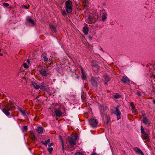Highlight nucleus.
I'll use <instances>...</instances> for the list:
<instances>
[{"mask_svg":"<svg viewBox=\"0 0 155 155\" xmlns=\"http://www.w3.org/2000/svg\"><path fill=\"white\" fill-rule=\"evenodd\" d=\"M15 107L14 104L11 102L7 104L4 108L2 109L3 112L7 116L10 115L9 111L14 110Z\"/></svg>","mask_w":155,"mask_h":155,"instance_id":"1","label":"nucleus"},{"mask_svg":"<svg viewBox=\"0 0 155 155\" xmlns=\"http://www.w3.org/2000/svg\"><path fill=\"white\" fill-rule=\"evenodd\" d=\"M66 10L68 13H71L72 11V2L70 1H66L65 3Z\"/></svg>","mask_w":155,"mask_h":155,"instance_id":"2","label":"nucleus"},{"mask_svg":"<svg viewBox=\"0 0 155 155\" xmlns=\"http://www.w3.org/2000/svg\"><path fill=\"white\" fill-rule=\"evenodd\" d=\"M99 77H92L91 78V81L92 86L95 87L98 86V84L99 82Z\"/></svg>","mask_w":155,"mask_h":155,"instance_id":"3","label":"nucleus"},{"mask_svg":"<svg viewBox=\"0 0 155 155\" xmlns=\"http://www.w3.org/2000/svg\"><path fill=\"white\" fill-rule=\"evenodd\" d=\"M99 108L101 115L104 116L106 114V111L108 109V107L105 104L100 105Z\"/></svg>","mask_w":155,"mask_h":155,"instance_id":"4","label":"nucleus"},{"mask_svg":"<svg viewBox=\"0 0 155 155\" xmlns=\"http://www.w3.org/2000/svg\"><path fill=\"white\" fill-rule=\"evenodd\" d=\"M120 106L117 105L116 107H114V109L112 110V113L117 116V119L118 120L120 118L121 113L119 110Z\"/></svg>","mask_w":155,"mask_h":155,"instance_id":"5","label":"nucleus"},{"mask_svg":"<svg viewBox=\"0 0 155 155\" xmlns=\"http://www.w3.org/2000/svg\"><path fill=\"white\" fill-rule=\"evenodd\" d=\"M54 114L52 115L53 116L55 115L57 117H63V113L61 111L60 108H57L56 107H55L54 109Z\"/></svg>","mask_w":155,"mask_h":155,"instance_id":"6","label":"nucleus"},{"mask_svg":"<svg viewBox=\"0 0 155 155\" xmlns=\"http://www.w3.org/2000/svg\"><path fill=\"white\" fill-rule=\"evenodd\" d=\"M107 13L105 11L102 10L101 11V20L103 22L106 21L107 18Z\"/></svg>","mask_w":155,"mask_h":155,"instance_id":"7","label":"nucleus"},{"mask_svg":"<svg viewBox=\"0 0 155 155\" xmlns=\"http://www.w3.org/2000/svg\"><path fill=\"white\" fill-rule=\"evenodd\" d=\"M89 123L93 127H96L97 125V122L94 119H91L89 120Z\"/></svg>","mask_w":155,"mask_h":155,"instance_id":"8","label":"nucleus"},{"mask_svg":"<svg viewBox=\"0 0 155 155\" xmlns=\"http://www.w3.org/2000/svg\"><path fill=\"white\" fill-rule=\"evenodd\" d=\"M68 141L71 147L74 149H75L76 147H74V146L76 144V141L73 139L72 137L69 138Z\"/></svg>","mask_w":155,"mask_h":155,"instance_id":"9","label":"nucleus"},{"mask_svg":"<svg viewBox=\"0 0 155 155\" xmlns=\"http://www.w3.org/2000/svg\"><path fill=\"white\" fill-rule=\"evenodd\" d=\"M122 82L124 84H127L130 82V80L126 76H123L121 80Z\"/></svg>","mask_w":155,"mask_h":155,"instance_id":"10","label":"nucleus"},{"mask_svg":"<svg viewBox=\"0 0 155 155\" xmlns=\"http://www.w3.org/2000/svg\"><path fill=\"white\" fill-rule=\"evenodd\" d=\"M91 66L92 67H94L97 69H99L100 68L98 65L97 62L95 60H92L91 62Z\"/></svg>","mask_w":155,"mask_h":155,"instance_id":"11","label":"nucleus"},{"mask_svg":"<svg viewBox=\"0 0 155 155\" xmlns=\"http://www.w3.org/2000/svg\"><path fill=\"white\" fill-rule=\"evenodd\" d=\"M103 77L105 81L104 84L107 85V82H109L110 81L111 79L109 75L105 74L103 75Z\"/></svg>","mask_w":155,"mask_h":155,"instance_id":"12","label":"nucleus"},{"mask_svg":"<svg viewBox=\"0 0 155 155\" xmlns=\"http://www.w3.org/2000/svg\"><path fill=\"white\" fill-rule=\"evenodd\" d=\"M26 21L32 25H33L35 24V22H34V21L29 16L27 17L26 19Z\"/></svg>","mask_w":155,"mask_h":155,"instance_id":"13","label":"nucleus"},{"mask_svg":"<svg viewBox=\"0 0 155 155\" xmlns=\"http://www.w3.org/2000/svg\"><path fill=\"white\" fill-rule=\"evenodd\" d=\"M87 21L88 23H94V20L93 18V17L91 15H89L87 17Z\"/></svg>","mask_w":155,"mask_h":155,"instance_id":"14","label":"nucleus"},{"mask_svg":"<svg viewBox=\"0 0 155 155\" xmlns=\"http://www.w3.org/2000/svg\"><path fill=\"white\" fill-rule=\"evenodd\" d=\"M134 150L137 153L140 154L141 155H144L142 151L139 148L135 147L134 148Z\"/></svg>","mask_w":155,"mask_h":155,"instance_id":"15","label":"nucleus"},{"mask_svg":"<svg viewBox=\"0 0 155 155\" xmlns=\"http://www.w3.org/2000/svg\"><path fill=\"white\" fill-rule=\"evenodd\" d=\"M106 122H104V125L105 127H106L108 126V124L110 121V117L108 116L105 117Z\"/></svg>","mask_w":155,"mask_h":155,"instance_id":"16","label":"nucleus"},{"mask_svg":"<svg viewBox=\"0 0 155 155\" xmlns=\"http://www.w3.org/2000/svg\"><path fill=\"white\" fill-rule=\"evenodd\" d=\"M43 128L41 127H38L36 129V131L37 132L40 134H42L43 132Z\"/></svg>","mask_w":155,"mask_h":155,"instance_id":"17","label":"nucleus"},{"mask_svg":"<svg viewBox=\"0 0 155 155\" xmlns=\"http://www.w3.org/2000/svg\"><path fill=\"white\" fill-rule=\"evenodd\" d=\"M49 26L52 31L53 32H56L57 30L56 28V27L53 25L50 24Z\"/></svg>","mask_w":155,"mask_h":155,"instance_id":"18","label":"nucleus"},{"mask_svg":"<svg viewBox=\"0 0 155 155\" xmlns=\"http://www.w3.org/2000/svg\"><path fill=\"white\" fill-rule=\"evenodd\" d=\"M88 27L87 26H85L83 28V31L84 34L87 35L88 32Z\"/></svg>","mask_w":155,"mask_h":155,"instance_id":"19","label":"nucleus"},{"mask_svg":"<svg viewBox=\"0 0 155 155\" xmlns=\"http://www.w3.org/2000/svg\"><path fill=\"white\" fill-rule=\"evenodd\" d=\"M40 86V87L39 88H40V89L43 91H47L48 88L47 87L45 86L43 84H41Z\"/></svg>","mask_w":155,"mask_h":155,"instance_id":"20","label":"nucleus"},{"mask_svg":"<svg viewBox=\"0 0 155 155\" xmlns=\"http://www.w3.org/2000/svg\"><path fill=\"white\" fill-rule=\"evenodd\" d=\"M82 78L83 80H84L86 77V72L83 69H81Z\"/></svg>","mask_w":155,"mask_h":155,"instance_id":"21","label":"nucleus"},{"mask_svg":"<svg viewBox=\"0 0 155 155\" xmlns=\"http://www.w3.org/2000/svg\"><path fill=\"white\" fill-rule=\"evenodd\" d=\"M32 85L36 89H38L40 87V86L38 85L35 82H32Z\"/></svg>","mask_w":155,"mask_h":155,"instance_id":"22","label":"nucleus"},{"mask_svg":"<svg viewBox=\"0 0 155 155\" xmlns=\"http://www.w3.org/2000/svg\"><path fill=\"white\" fill-rule=\"evenodd\" d=\"M41 56L43 57L44 62H47L48 61V59L47 58V54H46L45 53H43Z\"/></svg>","mask_w":155,"mask_h":155,"instance_id":"23","label":"nucleus"},{"mask_svg":"<svg viewBox=\"0 0 155 155\" xmlns=\"http://www.w3.org/2000/svg\"><path fill=\"white\" fill-rule=\"evenodd\" d=\"M30 133V137L31 139L33 140H35L37 139V138L35 137L33 131H31Z\"/></svg>","mask_w":155,"mask_h":155,"instance_id":"24","label":"nucleus"},{"mask_svg":"<svg viewBox=\"0 0 155 155\" xmlns=\"http://www.w3.org/2000/svg\"><path fill=\"white\" fill-rule=\"evenodd\" d=\"M40 73L41 75L44 76H47L48 75L46 71L43 70H41L40 72Z\"/></svg>","mask_w":155,"mask_h":155,"instance_id":"25","label":"nucleus"},{"mask_svg":"<svg viewBox=\"0 0 155 155\" xmlns=\"http://www.w3.org/2000/svg\"><path fill=\"white\" fill-rule=\"evenodd\" d=\"M142 121L143 123H144L145 125L149 123V121L146 117H144Z\"/></svg>","mask_w":155,"mask_h":155,"instance_id":"26","label":"nucleus"},{"mask_svg":"<svg viewBox=\"0 0 155 155\" xmlns=\"http://www.w3.org/2000/svg\"><path fill=\"white\" fill-rule=\"evenodd\" d=\"M149 135L146 134L145 135H144V136L143 137V139L144 140H146L147 141L149 139Z\"/></svg>","mask_w":155,"mask_h":155,"instance_id":"27","label":"nucleus"},{"mask_svg":"<svg viewBox=\"0 0 155 155\" xmlns=\"http://www.w3.org/2000/svg\"><path fill=\"white\" fill-rule=\"evenodd\" d=\"M21 130L24 132L27 131L28 130L27 126H24Z\"/></svg>","mask_w":155,"mask_h":155,"instance_id":"28","label":"nucleus"},{"mask_svg":"<svg viewBox=\"0 0 155 155\" xmlns=\"http://www.w3.org/2000/svg\"><path fill=\"white\" fill-rule=\"evenodd\" d=\"M121 96L117 93L114 96V97L116 99L119 98Z\"/></svg>","mask_w":155,"mask_h":155,"instance_id":"29","label":"nucleus"},{"mask_svg":"<svg viewBox=\"0 0 155 155\" xmlns=\"http://www.w3.org/2000/svg\"><path fill=\"white\" fill-rule=\"evenodd\" d=\"M141 132L143 135H145V134H147L145 132V131L144 130V129H143V127L142 126H141Z\"/></svg>","mask_w":155,"mask_h":155,"instance_id":"30","label":"nucleus"},{"mask_svg":"<svg viewBox=\"0 0 155 155\" xmlns=\"http://www.w3.org/2000/svg\"><path fill=\"white\" fill-rule=\"evenodd\" d=\"M71 137L73 138V139L74 140L76 141L78 139V136L77 134H76L75 135H74L72 136Z\"/></svg>","mask_w":155,"mask_h":155,"instance_id":"31","label":"nucleus"},{"mask_svg":"<svg viewBox=\"0 0 155 155\" xmlns=\"http://www.w3.org/2000/svg\"><path fill=\"white\" fill-rule=\"evenodd\" d=\"M53 149L52 147H50L48 148V150L49 153L51 154V153L52 150H53Z\"/></svg>","mask_w":155,"mask_h":155,"instance_id":"32","label":"nucleus"},{"mask_svg":"<svg viewBox=\"0 0 155 155\" xmlns=\"http://www.w3.org/2000/svg\"><path fill=\"white\" fill-rule=\"evenodd\" d=\"M21 114L23 116H26L25 111V110H22V111H21Z\"/></svg>","mask_w":155,"mask_h":155,"instance_id":"33","label":"nucleus"},{"mask_svg":"<svg viewBox=\"0 0 155 155\" xmlns=\"http://www.w3.org/2000/svg\"><path fill=\"white\" fill-rule=\"evenodd\" d=\"M84 87L87 90L88 89V85L87 83H86L84 84Z\"/></svg>","mask_w":155,"mask_h":155,"instance_id":"34","label":"nucleus"},{"mask_svg":"<svg viewBox=\"0 0 155 155\" xmlns=\"http://www.w3.org/2000/svg\"><path fill=\"white\" fill-rule=\"evenodd\" d=\"M2 4L4 6L6 7H8L9 6V4L8 3H3Z\"/></svg>","mask_w":155,"mask_h":155,"instance_id":"35","label":"nucleus"},{"mask_svg":"<svg viewBox=\"0 0 155 155\" xmlns=\"http://www.w3.org/2000/svg\"><path fill=\"white\" fill-rule=\"evenodd\" d=\"M41 143L43 144L44 145H45V146H47V145L48 143H47V142L45 140V141H41Z\"/></svg>","mask_w":155,"mask_h":155,"instance_id":"36","label":"nucleus"},{"mask_svg":"<svg viewBox=\"0 0 155 155\" xmlns=\"http://www.w3.org/2000/svg\"><path fill=\"white\" fill-rule=\"evenodd\" d=\"M62 15L64 16H66L67 14L65 11H64L62 12Z\"/></svg>","mask_w":155,"mask_h":155,"instance_id":"37","label":"nucleus"},{"mask_svg":"<svg viewBox=\"0 0 155 155\" xmlns=\"http://www.w3.org/2000/svg\"><path fill=\"white\" fill-rule=\"evenodd\" d=\"M132 112L135 113H136L137 111V110L136 109H135V107L134 108L132 109Z\"/></svg>","mask_w":155,"mask_h":155,"instance_id":"38","label":"nucleus"},{"mask_svg":"<svg viewBox=\"0 0 155 155\" xmlns=\"http://www.w3.org/2000/svg\"><path fill=\"white\" fill-rule=\"evenodd\" d=\"M23 66L25 68H28V66L27 65V64L26 63H25L23 64Z\"/></svg>","mask_w":155,"mask_h":155,"instance_id":"39","label":"nucleus"},{"mask_svg":"<svg viewBox=\"0 0 155 155\" xmlns=\"http://www.w3.org/2000/svg\"><path fill=\"white\" fill-rule=\"evenodd\" d=\"M130 106L132 108V109L133 108H134L135 107L133 103L131 102Z\"/></svg>","mask_w":155,"mask_h":155,"instance_id":"40","label":"nucleus"},{"mask_svg":"<svg viewBox=\"0 0 155 155\" xmlns=\"http://www.w3.org/2000/svg\"><path fill=\"white\" fill-rule=\"evenodd\" d=\"M76 155H83L82 153L78 152L76 153Z\"/></svg>","mask_w":155,"mask_h":155,"instance_id":"41","label":"nucleus"},{"mask_svg":"<svg viewBox=\"0 0 155 155\" xmlns=\"http://www.w3.org/2000/svg\"><path fill=\"white\" fill-rule=\"evenodd\" d=\"M137 94L139 96H141V93L140 91H138L137 93Z\"/></svg>","mask_w":155,"mask_h":155,"instance_id":"42","label":"nucleus"},{"mask_svg":"<svg viewBox=\"0 0 155 155\" xmlns=\"http://www.w3.org/2000/svg\"><path fill=\"white\" fill-rule=\"evenodd\" d=\"M23 7L24 8H25L27 9L29 8V7H27L26 5H24L23 6Z\"/></svg>","mask_w":155,"mask_h":155,"instance_id":"43","label":"nucleus"},{"mask_svg":"<svg viewBox=\"0 0 155 155\" xmlns=\"http://www.w3.org/2000/svg\"><path fill=\"white\" fill-rule=\"evenodd\" d=\"M150 77L151 78H152L153 77L155 78V74L154 73L152 74V75H151L150 76Z\"/></svg>","mask_w":155,"mask_h":155,"instance_id":"44","label":"nucleus"},{"mask_svg":"<svg viewBox=\"0 0 155 155\" xmlns=\"http://www.w3.org/2000/svg\"><path fill=\"white\" fill-rule=\"evenodd\" d=\"M53 143H49L48 144V146L49 147H51L53 145Z\"/></svg>","mask_w":155,"mask_h":155,"instance_id":"45","label":"nucleus"},{"mask_svg":"<svg viewBox=\"0 0 155 155\" xmlns=\"http://www.w3.org/2000/svg\"><path fill=\"white\" fill-rule=\"evenodd\" d=\"M45 141L48 143L50 142V139H48L47 140Z\"/></svg>","mask_w":155,"mask_h":155,"instance_id":"46","label":"nucleus"},{"mask_svg":"<svg viewBox=\"0 0 155 155\" xmlns=\"http://www.w3.org/2000/svg\"><path fill=\"white\" fill-rule=\"evenodd\" d=\"M18 109L20 111V112L22 111V110L20 107H18Z\"/></svg>","mask_w":155,"mask_h":155,"instance_id":"47","label":"nucleus"},{"mask_svg":"<svg viewBox=\"0 0 155 155\" xmlns=\"http://www.w3.org/2000/svg\"><path fill=\"white\" fill-rule=\"evenodd\" d=\"M84 6L85 7H86L88 5L86 3H84Z\"/></svg>","mask_w":155,"mask_h":155,"instance_id":"48","label":"nucleus"},{"mask_svg":"<svg viewBox=\"0 0 155 155\" xmlns=\"http://www.w3.org/2000/svg\"><path fill=\"white\" fill-rule=\"evenodd\" d=\"M62 150H64V145L63 144L62 145Z\"/></svg>","mask_w":155,"mask_h":155,"instance_id":"49","label":"nucleus"},{"mask_svg":"<svg viewBox=\"0 0 155 155\" xmlns=\"http://www.w3.org/2000/svg\"><path fill=\"white\" fill-rule=\"evenodd\" d=\"M103 27V25H102L101 26H99V28H102Z\"/></svg>","mask_w":155,"mask_h":155,"instance_id":"50","label":"nucleus"},{"mask_svg":"<svg viewBox=\"0 0 155 155\" xmlns=\"http://www.w3.org/2000/svg\"><path fill=\"white\" fill-rule=\"evenodd\" d=\"M89 38L90 40H91V39H92V37H91V36H90L89 37Z\"/></svg>","mask_w":155,"mask_h":155,"instance_id":"51","label":"nucleus"},{"mask_svg":"<svg viewBox=\"0 0 155 155\" xmlns=\"http://www.w3.org/2000/svg\"><path fill=\"white\" fill-rule=\"evenodd\" d=\"M91 155H96V154L95 153H93Z\"/></svg>","mask_w":155,"mask_h":155,"instance_id":"52","label":"nucleus"},{"mask_svg":"<svg viewBox=\"0 0 155 155\" xmlns=\"http://www.w3.org/2000/svg\"><path fill=\"white\" fill-rule=\"evenodd\" d=\"M146 115V114L145 113H143V115H142V116L143 117H144Z\"/></svg>","mask_w":155,"mask_h":155,"instance_id":"53","label":"nucleus"},{"mask_svg":"<svg viewBox=\"0 0 155 155\" xmlns=\"http://www.w3.org/2000/svg\"><path fill=\"white\" fill-rule=\"evenodd\" d=\"M153 103L154 104H155V100H153Z\"/></svg>","mask_w":155,"mask_h":155,"instance_id":"54","label":"nucleus"},{"mask_svg":"<svg viewBox=\"0 0 155 155\" xmlns=\"http://www.w3.org/2000/svg\"><path fill=\"white\" fill-rule=\"evenodd\" d=\"M3 55V54L2 53H0V56H2Z\"/></svg>","mask_w":155,"mask_h":155,"instance_id":"55","label":"nucleus"},{"mask_svg":"<svg viewBox=\"0 0 155 155\" xmlns=\"http://www.w3.org/2000/svg\"><path fill=\"white\" fill-rule=\"evenodd\" d=\"M100 50H102V51H103V49H102L101 48H100Z\"/></svg>","mask_w":155,"mask_h":155,"instance_id":"56","label":"nucleus"},{"mask_svg":"<svg viewBox=\"0 0 155 155\" xmlns=\"http://www.w3.org/2000/svg\"><path fill=\"white\" fill-rule=\"evenodd\" d=\"M39 97V96H38L37 97V98H38V97Z\"/></svg>","mask_w":155,"mask_h":155,"instance_id":"57","label":"nucleus"},{"mask_svg":"<svg viewBox=\"0 0 155 155\" xmlns=\"http://www.w3.org/2000/svg\"><path fill=\"white\" fill-rule=\"evenodd\" d=\"M27 61H28V63H29V61L28 60H27Z\"/></svg>","mask_w":155,"mask_h":155,"instance_id":"58","label":"nucleus"},{"mask_svg":"<svg viewBox=\"0 0 155 155\" xmlns=\"http://www.w3.org/2000/svg\"><path fill=\"white\" fill-rule=\"evenodd\" d=\"M1 51V49H0V52Z\"/></svg>","mask_w":155,"mask_h":155,"instance_id":"59","label":"nucleus"}]
</instances>
